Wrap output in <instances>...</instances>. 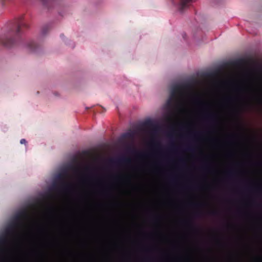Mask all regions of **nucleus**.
<instances>
[{"label":"nucleus","instance_id":"f257e3e1","mask_svg":"<svg viewBox=\"0 0 262 262\" xmlns=\"http://www.w3.org/2000/svg\"><path fill=\"white\" fill-rule=\"evenodd\" d=\"M191 88L192 84L190 83L173 85L171 88L169 96L166 102L167 108L171 110L179 107L180 100L183 96L184 91L190 90Z\"/></svg>","mask_w":262,"mask_h":262},{"label":"nucleus","instance_id":"f03ea898","mask_svg":"<svg viewBox=\"0 0 262 262\" xmlns=\"http://www.w3.org/2000/svg\"><path fill=\"white\" fill-rule=\"evenodd\" d=\"M10 27V32L9 35H11L13 34L15 36H18L22 32V29L23 28H28L29 26L24 21L23 16H21L11 23Z\"/></svg>","mask_w":262,"mask_h":262},{"label":"nucleus","instance_id":"7ed1b4c3","mask_svg":"<svg viewBox=\"0 0 262 262\" xmlns=\"http://www.w3.org/2000/svg\"><path fill=\"white\" fill-rule=\"evenodd\" d=\"M27 216V213L25 212L17 214L15 217L14 223L10 225L6 229V233L8 235H11L14 234L15 229L19 227L21 224V218Z\"/></svg>","mask_w":262,"mask_h":262},{"label":"nucleus","instance_id":"20e7f679","mask_svg":"<svg viewBox=\"0 0 262 262\" xmlns=\"http://www.w3.org/2000/svg\"><path fill=\"white\" fill-rule=\"evenodd\" d=\"M15 40L13 38L9 37L8 36H4L0 39V46L9 48L14 45Z\"/></svg>","mask_w":262,"mask_h":262},{"label":"nucleus","instance_id":"39448f33","mask_svg":"<svg viewBox=\"0 0 262 262\" xmlns=\"http://www.w3.org/2000/svg\"><path fill=\"white\" fill-rule=\"evenodd\" d=\"M203 118L207 121L214 122L217 119V116L215 114L211 112H206L203 114Z\"/></svg>","mask_w":262,"mask_h":262},{"label":"nucleus","instance_id":"423d86ee","mask_svg":"<svg viewBox=\"0 0 262 262\" xmlns=\"http://www.w3.org/2000/svg\"><path fill=\"white\" fill-rule=\"evenodd\" d=\"M143 124L146 127L152 128L154 132H157L159 129V126L157 124H155L151 120L145 121Z\"/></svg>","mask_w":262,"mask_h":262},{"label":"nucleus","instance_id":"0eeeda50","mask_svg":"<svg viewBox=\"0 0 262 262\" xmlns=\"http://www.w3.org/2000/svg\"><path fill=\"white\" fill-rule=\"evenodd\" d=\"M111 162L112 163H117V164H129L130 163L131 160L130 159L125 157L121 158L117 160H111Z\"/></svg>","mask_w":262,"mask_h":262},{"label":"nucleus","instance_id":"6e6552de","mask_svg":"<svg viewBox=\"0 0 262 262\" xmlns=\"http://www.w3.org/2000/svg\"><path fill=\"white\" fill-rule=\"evenodd\" d=\"M135 132L130 130L122 134L121 136V138L123 139H133L135 137Z\"/></svg>","mask_w":262,"mask_h":262},{"label":"nucleus","instance_id":"1a4fd4ad","mask_svg":"<svg viewBox=\"0 0 262 262\" xmlns=\"http://www.w3.org/2000/svg\"><path fill=\"white\" fill-rule=\"evenodd\" d=\"M191 0H180V11L182 12L185 8L187 6V3Z\"/></svg>","mask_w":262,"mask_h":262},{"label":"nucleus","instance_id":"9d476101","mask_svg":"<svg viewBox=\"0 0 262 262\" xmlns=\"http://www.w3.org/2000/svg\"><path fill=\"white\" fill-rule=\"evenodd\" d=\"M127 150L132 154H137V155H139L140 156H142L144 155L142 153L138 152L137 150L134 147H132L131 146H127Z\"/></svg>","mask_w":262,"mask_h":262},{"label":"nucleus","instance_id":"9b49d317","mask_svg":"<svg viewBox=\"0 0 262 262\" xmlns=\"http://www.w3.org/2000/svg\"><path fill=\"white\" fill-rule=\"evenodd\" d=\"M28 47L32 51H35L37 49V45L34 41H30L28 43Z\"/></svg>","mask_w":262,"mask_h":262},{"label":"nucleus","instance_id":"f8f14e48","mask_svg":"<svg viewBox=\"0 0 262 262\" xmlns=\"http://www.w3.org/2000/svg\"><path fill=\"white\" fill-rule=\"evenodd\" d=\"M60 186L61 188L64 190H68L71 188V185L70 184L63 182H62Z\"/></svg>","mask_w":262,"mask_h":262},{"label":"nucleus","instance_id":"ddd939ff","mask_svg":"<svg viewBox=\"0 0 262 262\" xmlns=\"http://www.w3.org/2000/svg\"><path fill=\"white\" fill-rule=\"evenodd\" d=\"M8 242L7 238L6 237H2L0 238V246L6 244Z\"/></svg>","mask_w":262,"mask_h":262},{"label":"nucleus","instance_id":"4468645a","mask_svg":"<svg viewBox=\"0 0 262 262\" xmlns=\"http://www.w3.org/2000/svg\"><path fill=\"white\" fill-rule=\"evenodd\" d=\"M68 176V173L67 172H65L64 173H60L59 174V175L58 176V178L62 181L63 180V179Z\"/></svg>","mask_w":262,"mask_h":262},{"label":"nucleus","instance_id":"2eb2a0df","mask_svg":"<svg viewBox=\"0 0 262 262\" xmlns=\"http://www.w3.org/2000/svg\"><path fill=\"white\" fill-rule=\"evenodd\" d=\"M195 101L198 103L202 104H204V102L201 101L200 98L199 97H198V96H196V99H195Z\"/></svg>","mask_w":262,"mask_h":262},{"label":"nucleus","instance_id":"dca6fc26","mask_svg":"<svg viewBox=\"0 0 262 262\" xmlns=\"http://www.w3.org/2000/svg\"><path fill=\"white\" fill-rule=\"evenodd\" d=\"M212 215H217L219 214V211L216 210H212L209 212Z\"/></svg>","mask_w":262,"mask_h":262},{"label":"nucleus","instance_id":"f3484780","mask_svg":"<svg viewBox=\"0 0 262 262\" xmlns=\"http://www.w3.org/2000/svg\"><path fill=\"white\" fill-rule=\"evenodd\" d=\"M226 100L227 102H232L234 100V98L228 97Z\"/></svg>","mask_w":262,"mask_h":262},{"label":"nucleus","instance_id":"a211bd4d","mask_svg":"<svg viewBox=\"0 0 262 262\" xmlns=\"http://www.w3.org/2000/svg\"><path fill=\"white\" fill-rule=\"evenodd\" d=\"M235 173L234 171H232V170H230V171H229L228 172V174L230 176H233L234 174Z\"/></svg>","mask_w":262,"mask_h":262},{"label":"nucleus","instance_id":"6ab92c4d","mask_svg":"<svg viewBox=\"0 0 262 262\" xmlns=\"http://www.w3.org/2000/svg\"><path fill=\"white\" fill-rule=\"evenodd\" d=\"M186 150H188V151H192L193 150V148H192L191 146H188L187 148H186Z\"/></svg>","mask_w":262,"mask_h":262},{"label":"nucleus","instance_id":"aec40b11","mask_svg":"<svg viewBox=\"0 0 262 262\" xmlns=\"http://www.w3.org/2000/svg\"><path fill=\"white\" fill-rule=\"evenodd\" d=\"M21 144H26L27 143L26 140L25 139H22L20 141Z\"/></svg>","mask_w":262,"mask_h":262},{"label":"nucleus","instance_id":"412c9836","mask_svg":"<svg viewBox=\"0 0 262 262\" xmlns=\"http://www.w3.org/2000/svg\"><path fill=\"white\" fill-rule=\"evenodd\" d=\"M170 149L171 150H174L175 149V146H174V144H172L171 145H170Z\"/></svg>","mask_w":262,"mask_h":262},{"label":"nucleus","instance_id":"4be33fe9","mask_svg":"<svg viewBox=\"0 0 262 262\" xmlns=\"http://www.w3.org/2000/svg\"><path fill=\"white\" fill-rule=\"evenodd\" d=\"M208 168H209V166L208 165H205L203 167V169H205V170H208Z\"/></svg>","mask_w":262,"mask_h":262},{"label":"nucleus","instance_id":"5701e85b","mask_svg":"<svg viewBox=\"0 0 262 262\" xmlns=\"http://www.w3.org/2000/svg\"><path fill=\"white\" fill-rule=\"evenodd\" d=\"M256 260L258 262H262V258L261 257H258Z\"/></svg>","mask_w":262,"mask_h":262},{"label":"nucleus","instance_id":"b1692460","mask_svg":"<svg viewBox=\"0 0 262 262\" xmlns=\"http://www.w3.org/2000/svg\"><path fill=\"white\" fill-rule=\"evenodd\" d=\"M42 32H43V34H45L46 33V32H45V28L43 29Z\"/></svg>","mask_w":262,"mask_h":262},{"label":"nucleus","instance_id":"393cba45","mask_svg":"<svg viewBox=\"0 0 262 262\" xmlns=\"http://www.w3.org/2000/svg\"><path fill=\"white\" fill-rule=\"evenodd\" d=\"M195 206H200L201 204H194Z\"/></svg>","mask_w":262,"mask_h":262},{"label":"nucleus","instance_id":"a878e982","mask_svg":"<svg viewBox=\"0 0 262 262\" xmlns=\"http://www.w3.org/2000/svg\"><path fill=\"white\" fill-rule=\"evenodd\" d=\"M200 212H196V213H195V214H196V215H200Z\"/></svg>","mask_w":262,"mask_h":262},{"label":"nucleus","instance_id":"bb28decb","mask_svg":"<svg viewBox=\"0 0 262 262\" xmlns=\"http://www.w3.org/2000/svg\"><path fill=\"white\" fill-rule=\"evenodd\" d=\"M198 135H199V134H198V133H197V134H194V136H198Z\"/></svg>","mask_w":262,"mask_h":262},{"label":"nucleus","instance_id":"cd10ccee","mask_svg":"<svg viewBox=\"0 0 262 262\" xmlns=\"http://www.w3.org/2000/svg\"><path fill=\"white\" fill-rule=\"evenodd\" d=\"M158 147H159L161 146H160V144L159 143H158Z\"/></svg>","mask_w":262,"mask_h":262}]
</instances>
